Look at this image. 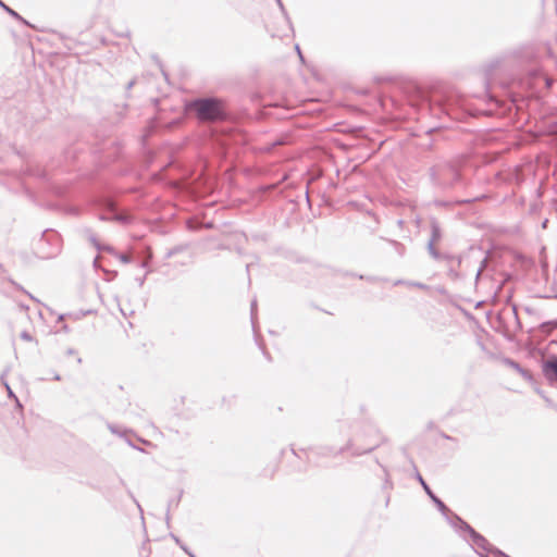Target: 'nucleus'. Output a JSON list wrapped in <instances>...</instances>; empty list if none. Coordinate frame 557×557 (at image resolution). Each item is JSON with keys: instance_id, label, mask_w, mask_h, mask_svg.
I'll return each instance as SVG.
<instances>
[{"instance_id": "20e7f679", "label": "nucleus", "mask_w": 557, "mask_h": 557, "mask_svg": "<svg viewBox=\"0 0 557 557\" xmlns=\"http://www.w3.org/2000/svg\"><path fill=\"white\" fill-rule=\"evenodd\" d=\"M421 483L423 484L425 491L431 495V491L429 490V487L426 486V484L424 483V481L422 479H420Z\"/></svg>"}, {"instance_id": "f257e3e1", "label": "nucleus", "mask_w": 557, "mask_h": 557, "mask_svg": "<svg viewBox=\"0 0 557 557\" xmlns=\"http://www.w3.org/2000/svg\"><path fill=\"white\" fill-rule=\"evenodd\" d=\"M191 108L197 112L200 120H215L223 113L221 102L211 99L195 101Z\"/></svg>"}, {"instance_id": "f03ea898", "label": "nucleus", "mask_w": 557, "mask_h": 557, "mask_svg": "<svg viewBox=\"0 0 557 557\" xmlns=\"http://www.w3.org/2000/svg\"><path fill=\"white\" fill-rule=\"evenodd\" d=\"M543 371L546 377L557 381V358H552L543 364Z\"/></svg>"}, {"instance_id": "39448f33", "label": "nucleus", "mask_w": 557, "mask_h": 557, "mask_svg": "<svg viewBox=\"0 0 557 557\" xmlns=\"http://www.w3.org/2000/svg\"><path fill=\"white\" fill-rule=\"evenodd\" d=\"M22 337H23L24 339H26V341H30V339H32V338H30V336H29L27 333H23V334H22Z\"/></svg>"}, {"instance_id": "7ed1b4c3", "label": "nucleus", "mask_w": 557, "mask_h": 557, "mask_svg": "<svg viewBox=\"0 0 557 557\" xmlns=\"http://www.w3.org/2000/svg\"><path fill=\"white\" fill-rule=\"evenodd\" d=\"M509 372L512 376H518L524 382H530L532 380L530 372L519 368L517 364H510Z\"/></svg>"}]
</instances>
